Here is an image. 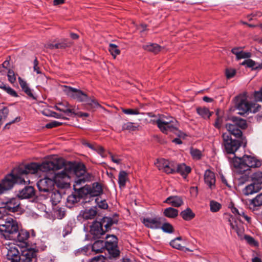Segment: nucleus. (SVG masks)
I'll use <instances>...</instances> for the list:
<instances>
[{"label": "nucleus", "instance_id": "1a4fd4ad", "mask_svg": "<svg viewBox=\"0 0 262 262\" xmlns=\"http://www.w3.org/2000/svg\"><path fill=\"white\" fill-rule=\"evenodd\" d=\"M235 99L236 107L239 111L238 114L241 115L249 113H255L259 111L261 108V106L258 104L248 102L245 96H238Z\"/></svg>", "mask_w": 262, "mask_h": 262}, {"label": "nucleus", "instance_id": "5701e85b", "mask_svg": "<svg viewBox=\"0 0 262 262\" xmlns=\"http://www.w3.org/2000/svg\"><path fill=\"white\" fill-rule=\"evenodd\" d=\"M144 50L153 53L155 54L159 53L163 47L156 43H148L142 47Z\"/></svg>", "mask_w": 262, "mask_h": 262}, {"label": "nucleus", "instance_id": "f03ea898", "mask_svg": "<svg viewBox=\"0 0 262 262\" xmlns=\"http://www.w3.org/2000/svg\"><path fill=\"white\" fill-rule=\"evenodd\" d=\"M30 236L29 232L23 229H19L18 223L16 220L12 218H7L4 224H0V237L6 240H12L25 245L26 247H29L27 241ZM22 247H24L22 245Z\"/></svg>", "mask_w": 262, "mask_h": 262}, {"label": "nucleus", "instance_id": "412c9836", "mask_svg": "<svg viewBox=\"0 0 262 262\" xmlns=\"http://www.w3.org/2000/svg\"><path fill=\"white\" fill-rule=\"evenodd\" d=\"M262 187L258 184L252 183L247 186L243 190V192L245 195H249L258 192Z\"/></svg>", "mask_w": 262, "mask_h": 262}, {"label": "nucleus", "instance_id": "49530a36", "mask_svg": "<svg viewBox=\"0 0 262 262\" xmlns=\"http://www.w3.org/2000/svg\"><path fill=\"white\" fill-rule=\"evenodd\" d=\"M134 123L128 122L123 124L122 128L123 130H128L129 131H134L137 128L134 125Z\"/></svg>", "mask_w": 262, "mask_h": 262}, {"label": "nucleus", "instance_id": "7c9ffc66", "mask_svg": "<svg viewBox=\"0 0 262 262\" xmlns=\"http://www.w3.org/2000/svg\"><path fill=\"white\" fill-rule=\"evenodd\" d=\"M241 64L243 66L246 65L247 67L251 68L252 70H260L262 69V64L260 65L251 59L244 60Z\"/></svg>", "mask_w": 262, "mask_h": 262}, {"label": "nucleus", "instance_id": "c03bdc74", "mask_svg": "<svg viewBox=\"0 0 262 262\" xmlns=\"http://www.w3.org/2000/svg\"><path fill=\"white\" fill-rule=\"evenodd\" d=\"M95 202L97 203L98 207L103 209H106L108 208V204L105 199H100L99 198H97L95 199Z\"/></svg>", "mask_w": 262, "mask_h": 262}, {"label": "nucleus", "instance_id": "39448f33", "mask_svg": "<svg viewBox=\"0 0 262 262\" xmlns=\"http://www.w3.org/2000/svg\"><path fill=\"white\" fill-rule=\"evenodd\" d=\"M118 223L117 219L108 216H104L99 221H94L90 226V234L93 239H100L106 232L112 229L114 225H117Z\"/></svg>", "mask_w": 262, "mask_h": 262}, {"label": "nucleus", "instance_id": "b1692460", "mask_svg": "<svg viewBox=\"0 0 262 262\" xmlns=\"http://www.w3.org/2000/svg\"><path fill=\"white\" fill-rule=\"evenodd\" d=\"M262 206V193L258 194L255 198L250 200L249 208L253 211L257 210L258 208Z\"/></svg>", "mask_w": 262, "mask_h": 262}, {"label": "nucleus", "instance_id": "0eeeda50", "mask_svg": "<svg viewBox=\"0 0 262 262\" xmlns=\"http://www.w3.org/2000/svg\"><path fill=\"white\" fill-rule=\"evenodd\" d=\"M75 176V175L74 174ZM75 177L74 178V179ZM86 182H84V183ZM73 185L74 191L71 194L69 195L67 199L66 206L69 208H72L76 204L79 202L81 200H83L81 204L89 203L92 201V198L90 196V189H89L88 185H85L83 187L76 188V186L81 185V184H77L74 182ZM84 184V183H83Z\"/></svg>", "mask_w": 262, "mask_h": 262}, {"label": "nucleus", "instance_id": "a19ab883", "mask_svg": "<svg viewBox=\"0 0 262 262\" xmlns=\"http://www.w3.org/2000/svg\"><path fill=\"white\" fill-rule=\"evenodd\" d=\"M221 204L215 201L212 200L210 202V211L212 212H216L221 208Z\"/></svg>", "mask_w": 262, "mask_h": 262}, {"label": "nucleus", "instance_id": "c85d7f7f", "mask_svg": "<svg viewBox=\"0 0 262 262\" xmlns=\"http://www.w3.org/2000/svg\"><path fill=\"white\" fill-rule=\"evenodd\" d=\"M181 216L186 221L192 220L195 217V214L190 208H187L180 213Z\"/></svg>", "mask_w": 262, "mask_h": 262}, {"label": "nucleus", "instance_id": "58836bf2", "mask_svg": "<svg viewBox=\"0 0 262 262\" xmlns=\"http://www.w3.org/2000/svg\"><path fill=\"white\" fill-rule=\"evenodd\" d=\"M72 231V223L71 221L68 222L63 227L62 230V236L65 237L70 234Z\"/></svg>", "mask_w": 262, "mask_h": 262}, {"label": "nucleus", "instance_id": "de8ad7c7", "mask_svg": "<svg viewBox=\"0 0 262 262\" xmlns=\"http://www.w3.org/2000/svg\"><path fill=\"white\" fill-rule=\"evenodd\" d=\"M90 250H91V245H88L76 250L75 254L78 255V253H81L84 255H88Z\"/></svg>", "mask_w": 262, "mask_h": 262}, {"label": "nucleus", "instance_id": "79ce46f5", "mask_svg": "<svg viewBox=\"0 0 262 262\" xmlns=\"http://www.w3.org/2000/svg\"><path fill=\"white\" fill-rule=\"evenodd\" d=\"M109 51L114 58L120 53V51L118 49L117 46L113 43L110 44Z\"/></svg>", "mask_w": 262, "mask_h": 262}, {"label": "nucleus", "instance_id": "393cba45", "mask_svg": "<svg viewBox=\"0 0 262 262\" xmlns=\"http://www.w3.org/2000/svg\"><path fill=\"white\" fill-rule=\"evenodd\" d=\"M92 251L96 253H101L105 249L104 241L98 239L92 245H91Z\"/></svg>", "mask_w": 262, "mask_h": 262}, {"label": "nucleus", "instance_id": "0e129e2a", "mask_svg": "<svg viewBox=\"0 0 262 262\" xmlns=\"http://www.w3.org/2000/svg\"><path fill=\"white\" fill-rule=\"evenodd\" d=\"M249 179V177L247 174L241 176L238 178V182L240 184H243Z\"/></svg>", "mask_w": 262, "mask_h": 262}, {"label": "nucleus", "instance_id": "4be33fe9", "mask_svg": "<svg viewBox=\"0 0 262 262\" xmlns=\"http://www.w3.org/2000/svg\"><path fill=\"white\" fill-rule=\"evenodd\" d=\"M164 203H167L174 207H179L183 204V201L181 196L173 195L168 197L164 201Z\"/></svg>", "mask_w": 262, "mask_h": 262}, {"label": "nucleus", "instance_id": "a211bd4d", "mask_svg": "<svg viewBox=\"0 0 262 262\" xmlns=\"http://www.w3.org/2000/svg\"><path fill=\"white\" fill-rule=\"evenodd\" d=\"M97 213V208L96 206L91 208H86L83 210H81L80 215L85 220H92L95 217Z\"/></svg>", "mask_w": 262, "mask_h": 262}, {"label": "nucleus", "instance_id": "37998d69", "mask_svg": "<svg viewBox=\"0 0 262 262\" xmlns=\"http://www.w3.org/2000/svg\"><path fill=\"white\" fill-rule=\"evenodd\" d=\"M88 262H108V259L103 255H99L92 257Z\"/></svg>", "mask_w": 262, "mask_h": 262}, {"label": "nucleus", "instance_id": "9d476101", "mask_svg": "<svg viewBox=\"0 0 262 262\" xmlns=\"http://www.w3.org/2000/svg\"><path fill=\"white\" fill-rule=\"evenodd\" d=\"M223 148L225 152L227 154H234L242 145V141L237 139H233L230 134L223 133Z\"/></svg>", "mask_w": 262, "mask_h": 262}, {"label": "nucleus", "instance_id": "864d4df0", "mask_svg": "<svg viewBox=\"0 0 262 262\" xmlns=\"http://www.w3.org/2000/svg\"><path fill=\"white\" fill-rule=\"evenodd\" d=\"M236 74V71L233 69H227L226 70V76L227 79L232 78Z\"/></svg>", "mask_w": 262, "mask_h": 262}, {"label": "nucleus", "instance_id": "c9c22d12", "mask_svg": "<svg viewBox=\"0 0 262 262\" xmlns=\"http://www.w3.org/2000/svg\"><path fill=\"white\" fill-rule=\"evenodd\" d=\"M160 229H161L164 232L170 234L174 232V229L172 225L167 222H163L161 225Z\"/></svg>", "mask_w": 262, "mask_h": 262}, {"label": "nucleus", "instance_id": "4d7b16f0", "mask_svg": "<svg viewBox=\"0 0 262 262\" xmlns=\"http://www.w3.org/2000/svg\"><path fill=\"white\" fill-rule=\"evenodd\" d=\"M59 43V49H65L67 47H69L71 46V43L68 41L67 39H64L61 42Z\"/></svg>", "mask_w": 262, "mask_h": 262}, {"label": "nucleus", "instance_id": "4468645a", "mask_svg": "<svg viewBox=\"0 0 262 262\" xmlns=\"http://www.w3.org/2000/svg\"><path fill=\"white\" fill-rule=\"evenodd\" d=\"M204 179L205 183L212 190L215 187V176L214 173L210 169L205 171Z\"/></svg>", "mask_w": 262, "mask_h": 262}, {"label": "nucleus", "instance_id": "e433bc0d", "mask_svg": "<svg viewBox=\"0 0 262 262\" xmlns=\"http://www.w3.org/2000/svg\"><path fill=\"white\" fill-rule=\"evenodd\" d=\"M176 164L173 162H169L167 166L165 167L163 171L167 174H174Z\"/></svg>", "mask_w": 262, "mask_h": 262}, {"label": "nucleus", "instance_id": "f3484780", "mask_svg": "<svg viewBox=\"0 0 262 262\" xmlns=\"http://www.w3.org/2000/svg\"><path fill=\"white\" fill-rule=\"evenodd\" d=\"M88 187L89 189H90V193L92 201L93 200L94 197L99 196L103 193L102 186L101 184L98 182L94 183L92 187L88 185Z\"/></svg>", "mask_w": 262, "mask_h": 262}, {"label": "nucleus", "instance_id": "bf43d9fd", "mask_svg": "<svg viewBox=\"0 0 262 262\" xmlns=\"http://www.w3.org/2000/svg\"><path fill=\"white\" fill-rule=\"evenodd\" d=\"M6 93L12 97H17L18 96L17 92L10 86L7 90Z\"/></svg>", "mask_w": 262, "mask_h": 262}, {"label": "nucleus", "instance_id": "ddd939ff", "mask_svg": "<svg viewBox=\"0 0 262 262\" xmlns=\"http://www.w3.org/2000/svg\"><path fill=\"white\" fill-rule=\"evenodd\" d=\"M166 221L164 217L156 216L154 218L146 217L143 219L144 226L152 229H160L162 223Z\"/></svg>", "mask_w": 262, "mask_h": 262}, {"label": "nucleus", "instance_id": "603ef678", "mask_svg": "<svg viewBox=\"0 0 262 262\" xmlns=\"http://www.w3.org/2000/svg\"><path fill=\"white\" fill-rule=\"evenodd\" d=\"M62 122L57 121H53L52 122H50L47 123L46 125V127L47 128H54V127H56L60 126L61 125H62Z\"/></svg>", "mask_w": 262, "mask_h": 262}, {"label": "nucleus", "instance_id": "8fccbe9b", "mask_svg": "<svg viewBox=\"0 0 262 262\" xmlns=\"http://www.w3.org/2000/svg\"><path fill=\"white\" fill-rule=\"evenodd\" d=\"M9 81L11 83H14L16 81V77L13 70L9 69L7 74Z\"/></svg>", "mask_w": 262, "mask_h": 262}, {"label": "nucleus", "instance_id": "423d86ee", "mask_svg": "<svg viewBox=\"0 0 262 262\" xmlns=\"http://www.w3.org/2000/svg\"><path fill=\"white\" fill-rule=\"evenodd\" d=\"M231 166L234 168L239 173L250 170V168H258L261 166V161L256 157L244 155L239 158L234 156L230 161Z\"/></svg>", "mask_w": 262, "mask_h": 262}, {"label": "nucleus", "instance_id": "680f3d73", "mask_svg": "<svg viewBox=\"0 0 262 262\" xmlns=\"http://www.w3.org/2000/svg\"><path fill=\"white\" fill-rule=\"evenodd\" d=\"M222 119L220 117L217 116L215 121L213 124L214 126L217 129H220L221 127Z\"/></svg>", "mask_w": 262, "mask_h": 262}, {"label": "nucleus", "instance_id": "dca6fc26", "mask_svg": "<svg viewBox=\"0 0 262 262\" xmlns=\"http://www.w3.org/2000/svg\"><path fill=\"white\" fill-rule=\"evenodd\" d=\"M35 191L33 187L31 186H25L24 188L19 191L17 196L20 199H29L35 195Z\"/></svg>", "mask_w": 262, "mask_h": 262}, {"label": "nucleus", "instance_id": "2eb2a0df", "mask_svg": "<svg viewBox=\"0 0 262 262\" xmlns=\"http://www.w3.org/2000/svg\"><path fill=\"white\" fill-rule=\"evenodd\" d=\"M226 128L228 131V133L226 134H230L231 136L233 135L235 138L240 140L243 139V132L241 128L236 127V125H233L231 123H227L226 124Z\"/></svg>", "mask_w": 262, "mask_h": 262}, {"label": "nucleus", "instance_id": "e2e57ef3", "mask_svg": "<svg viewBox=\"0 0 262 262\" xmlns=\"http://www.w3.org/2000/svg\"><path fill=\"white\" fill-rule=\"evenodd\" d=\"M20 117H16L14 120H13L12 121L7 123L6 124L4 128H9L10 127V125L12 124V123H14L15 122H19L20 121Z\"/></svg>", "mask_w": 262, "mask_h": 262}, {"label": "nucleus", "instance_id": "c756f323", "mask_svg": "<svg viewBox=\"0 0 262 262\" xmlns=\"http://www.w3.org/2000/svg\"><path fill=\"white\" fill-rule=\"evenodd\" d=\"M82 144L85 146L88 147L89 148L92 149V150L96 151L97 152L98 154L100 155L102 157H103V154L104 152V149L102 146H95L93 144H92L88 142H87L85 140H83L82 142Z\"/></svg>", "mask_w": 262, "mask_h": 262}, {"label": "nucleus", "instance_id": "f257e3e1", "mask_svg": "<svg viewBox=\"0 0 262 262\" xmlns=\"http://www.w3.org/2000/svg\"><path fill=\"white\" fill-rule=\"evenodd\" d=\"M62 168L64 169L62 171L55 173L53 180L45 177L37 182V186L39 192L49 193L53 190L55 184L59 188L67 187L71 174L75 175V182L78 185L90 181L93 177L91 173L86 172L85 166L82 163L69 162L66 164L64 160L61 158L45 161L40 164L34 162L21 163L14 167L1 181L0 194L12 189L15 184L25 183L27 182L26 178L28 179L27 175L29 174H34L38 171H55ZM27 181H30L28 180Z\"/></svg>", "mask_w": 262, "mask_h": 262}, {"label": "nucleus", "instance_id": "f704fd0d", "mask_svg": "<svg viewBox=\"0 0 262 262\" xmlns=\"http://www.w3.org/2000/svg\"><path fill=\"white\" fill-rule=\"evenodd\" d=\"M251 179L253 183L261 185L262 184V172L258 171L253 173L251 176Z\"/></svg>", "mask_w": 262, "mask_h": 262}, {"label": "nucleus", "instance_id": "6e6d98bb", "mask_svg": "<svg viewBox=\"0 0 262 262\" xmlns=\"http://www.w3.org/2000/svg\"><path fill=\"white\" fill-rule=\"evenodd\" d=\"M56 215L58 219H63L66 215V211L64 210V208H59L56 211Z\"/></svg>", "mask_w": 262, "mask_h": 262}, {"label": "nucleus", "instance_id": "72a5a7b5", "mask_svg": "<svg viewBox=\"0 0 262 262\" xmlns=\"http://www.w3.org/2000/svg\"><path fill=\"white\" fill-rule=\"evenodd\" d=\"M127 173L124 170H121L118 176V184L120 187H124L126 184Z\"/></svg>", "mask_w": 262, "mask_h": 262}, {"label": "nucleus", "instance_id": "338daca9", "mask_svg": "<svg viewBox=\"0 0 262 262\" xmlns=\"http://www.w3.org/2000/svg\"><path fill=\"white\" fill-rule=\"evenodd\" d=\"M63 112L69 116H71L70 114L76 115L73 109L67 108L64 110Z\"/></svg>", "mask_w": 262, "mask_h": 262}, {"label": "nucleus", "instance_id": "ea45409f", "mask_svg": "<svg viewBox=\"0 0 262 262\" xmlns=\"http://www.w3.org/2000/svg\"><path fill=\"white\" fill-rule=\"evenodd\" d=\"M9 113L8 107L4 106L0 109V122L3 124V121L6 119Z\"/></svg>", "mask_w": 262, "mask_h": 262}, {"label": "nucleus", "instance_id": "f8f14e48", "mask_svg": "<svg viewBox=\"0 0 262 262\" xmlns=\"http://www.w3.org/2000/svg\"><path fill=\"white\" fill-rule=\"evenodd\" d=\"M3 206L2 208L8 212H16L20 210V198H12L9 199L6 202L3 203Z\"/></svg>", "mask_w": 262, "mask_h": 262}, {"label": "nucleus", "instance_id": "774afa93", "mask_svg": "<svg viewBox=\"0 0 262 262\" xmlns=\"http://www.w3.org/2000/svg\"><path fill=\"white\" fill-rule=\"evenodd\" d=\"M243 216L247 221L248 223H250L251 222V218L248 216L247 214H246V213L243 211H242L241 212V215L239 216Z\"/></svg>", "mask_w": 262, "mask_h": 262}, {"label": "nucleus", "instance_id": "cd10ccee", "mask_svg": "<svg viewBox=\"0 0 262 262\" xmlns=\"http://www.w3.org/2000/svg\"><path fill=\"white\" fill-rule=\"evenodd\" d=\"M48 195L50 198L51 202L53 205H57L60 202L61 195L58 191L54 190V189H53V190L48 193Z\"/></svg>", "mask_w": 262, "mask_h": 262}, {"label": "nucleus", "instance_id": "7ed1b4c3", "mask_svg": "<svg viewBox=\"0 0 262 262\" xmlns=\"http://www.w3.org/2000/svg\"><path fill=\"white\" fill-rule=\"evenodd\" d=\"M38 250L34 248L26 247L20 250L15 247H10L6 255L10 262H37V255Z\"/></svg>", "mask_w": 262, "mask_h": 262}, {"label": "nucleus", "instance_id": "473e14b6", "mask_svg": "<svg viewBox=\"0 0 262 262\" xmlns=\"http://www.w3.org/2000/svg\"><path fill=\"white\" fill-rule=\"evenodd\" d=\"M197 113L204 119H209L212 115V112H210L208 108L206 107H198L196 108Z\"/></svg>", "mask_w": 262, "mask_h": 262}, {"label": "nucleus", "instance_id": "13d9d810", "mask_svg": "<svg viewBox=\"0 0 262 262\" xmlns=\"http://www.w3.org/2000/svg\"><path fill=\"white\" fill-rule=\"evenodd\" d=\"M244 239L246 240V241L250 245H256V242L252 236L249 235H245Z\"/></svg>", "mask_w": 262, "mask_h": 262}, {"label": "nucleus", "instance_id": "6ab92c4d", "mask_svg": "<svg viewBox=\"0 0 262 262\" xmlns=\"http://www.w3.org/2000/svg\"><path fill=\"white\" fill-rule=\"evenodd\" d=\"M243 47H235L232 49L231 53L236 56L237 60L243 58H249L251 56V53L249 52H244L242 49Z\"/></svg>", "mask_w": 262, "mask_h": 262}, {"label": "nucleus", "instance_id": "69168bd1", "mask_svg": "<svg viewBox=\"0 0 262 262\" xmlns=\"http://www.w3.org/2000/svg\"><path fill=\"white\" fill-rule=\"evenodd\" d=\"M52 116L55 117V118H61V119H63L64 120H68V118L67 117H64L62 114H59V113H56V112H53V113Z\"/></svg>", "mask_w": 262, "mask_h": 262}, {"label": "nucleus", "instance_id": "a878e982", "mask_svg": "<svg viewBox=\"0 0 262 262\" xmlns=\"http://www.w3.org/2000/svg\"><path fill=\"white\" fill-rule=\"evenodd\" d=\"M19 83L23 91L30 97L35 99V98L32 92V90L28 86L27 82L23 80L20 77L18 78Z\"/></svg>", "mask_w": 262, "mask_h": 262}, {"label": "nucleus", "instance_id": "a18cd8bd", "mask_svg": "<svg viewBox=\"0 0 262 262\" xmlns=\"http://www.w3.org/2000/svg\"><path fill=\"white\" fill-rule=\"evenodd\" d=\"M169 162V161L165 159H161L158 160L157 162V166L158 167L159 170H163V169L165 168V167L167 166Z\"/></svg>", "mask_w": 262, "mask_h": 262}, {"label": "nucleus", "instance_id": "20e7f679", "mask_svg": "<svg viewBox=\"0 0 262 262\" xmlns=\"http://www.w3.org/2000/svg\"><path fill=\"white\" fill-rule=\"evenodd\" d=\"M64 92L71 98L76 100L77 102L84 103L90 111H94L99 107L103 108L94 96H89L80 89L70 86H64Z\"/></svg>", "mask_w": 262, "mask_h": 262}, {"label": "nucleus", "instance_id": "4c0bfd02", "mask_svg": "<svg viewBox=\"0 0 262 262\" xmlns=\"http://www.w3.org/2000/svg\"><path fill=\"white\" fill-rule=\"evenodd\" d=\"M190 153L193 159L200 160L202 158V152L198 149L191 147L190 149Z\"/></svg>", "mask_w": 262, "mask_h": 262}, {"label": "nucleus", "instance_id": "2f4dec72", "mask_svg": "<svg viewBox=\"0 0 262 262\" xmlns=\"http://www.w3.org/2000/svg\"><path fill=\"white\" fill-rule=\"evenodd\" d=\"M178 209L172 207H168L164 209L163 215L168 218L173 219L178 215Z\"/></svg>", "mask_w": 262, "mask_h": 262}, {"label": "nucleus", "instance_id": "6e6552de", "mask_svg": "<svg viewBox=\"0 0 262 262\" xmlns=\"http://www.w3.org/2000/svg\"><path fill=\"white\" fill-rule=\"evenodd\" d=\"M155 122L164 134H168L169 133H173L179 137L186 136L185 134L178 129V121L171 117H167L163 116V117L156 120Z\"/></svg>", "mask_w": 262, "mask_h": 262}, {"label": "nucleus", "instance_id": "3c124183", "mask_svg": "<svg viewBox=\"0 0 262 262\" xmlns=\"http://www.w3.org/2000/svg\"><path fill=\"white\" fill-rule=\"evenodd\" d=\"M122 112L126 115H138L140 114V112L138 110V109H131V108H127V109H123Z\"/></svg>", "mask_w": 262, "mask_h": 262}, {"label": "nucleus", "instance_id": "5fc2aeb1", "mask_svg": "<svg viewBox=\"0 0 262 262\" xmlns=\"http://www.w3.org/2000/svg\"><path fill=\"white\" fill-rule=\"evenodd\" d=\"M253 95L256 101L262 102V87L259 91H255Z\"/></svg>", "mask_w": 262, "mask_h": 262}, {"label": "nucleus", "instance_id": "052dcab7", "mask_svg": "<svg viewBox=\"0 0 262 262\" xmlns=\"http://www.w3.org/2000/svg\"><path fill=\"white\" fill-rule=\"evenodd\" d=\"M231 208V212L235 215H241V212L239 211L237 208L234 206L233 204H231L229 206Z\"/></svg>", "mask_w": 262, "mask_h": 262}, {"label": "nucleus", "instance_id": "bb28decb", "mask_svg": "<svg viewBox=\"0 0 262 262\" xmlns=\"http://www.w3.org/2000/svg\"><path fill=\"white\" fill-rule=\"evenodd\" d=\"M230 120L233 122V125H236V127L242 129H245L248 126L246 120L244 119L233 116Z\"/></svg>", "mask_w": 262, "mask_h": 262}, {"label": "nucleus", "instance_id": "9b49d317", "mask_svg": "<svg viewBox=\"0 0 262 262\" xmlns=\"http://www.w3.org/2000/svg\"><path fill=\"white\" fill-rule=\"evenodd\" d=\"M104 241V247L109 254V258H117L120 255V250L118 247V238L114 235L107 234Z\"/></svg>", "mask_w": 262, "mask_h": 262}, {"label": "nucleus", "instance_id": "aec40b11", "mask_svg": "<svg viewBox=\"0 0 262 262\" xmlns=\"http://www.w3.org/2000/svg\"><path fill=\"white\" fill-rule=\"evenodd\" d=\"M191 167L189 166H187L185 163L176 164L175 173H180L184 179L187 178L188 174L191 172Z\"/></svg>", "mask_w": 262, "mask_h": 262}, {"label": "nucleus", "instance_id": "09e8293b", "mask_svg": "<svg viewBox=\"0 0 262 262\" xmlns=\"http://www.w3.org/2000/svg\"><path fill=\"white\" fill-rule=\"evenodd\" d=\"M170 245L173 248L182 251H183L185 248V247L181 246V244L178 243V241H176V239L171 241L170 242Z\"/></svg>", "mask_w": 262, "mask_h": 262}]
</instances>
